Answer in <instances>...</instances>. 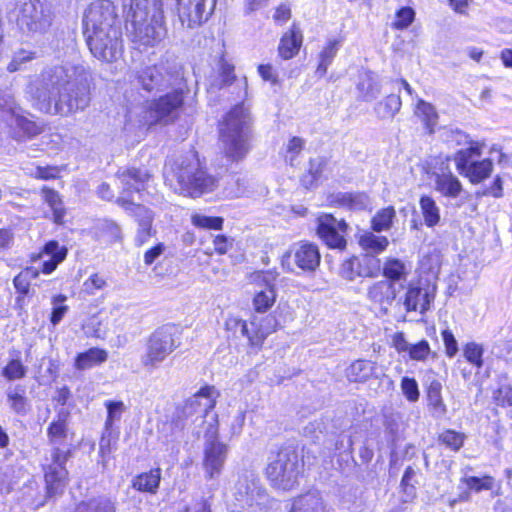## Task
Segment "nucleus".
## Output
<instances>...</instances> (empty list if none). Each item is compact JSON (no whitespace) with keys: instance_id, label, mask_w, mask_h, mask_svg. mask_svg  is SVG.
<instances>
[{"instance_id":"obj_1","label":"nucleus","mask_w":512,"mask_h":512,"mask_svg":"<svg viewBox=\"0 0 512 512\" xmlns=\"http://www.w3.org/2000/svg\"><path fill=\"white\" fill-rule=\"evenodd\" d=\"M38 99L54 101L56 112L67 115L84 110L90 103L88 74L80 66H59L41 76Z\"/></svg>"},{"instance_id":"obj_2","label":"nucleus","mask_w":512,"mask_h":512,"mask_svg":"<svg viewBox=\"0 0 512 512\" xmlns=\"http://www.w3.org/2000/svg\"><path fill=\"white\" fill-rule=\"evenodd\" d=\"M67 416V413H60L58 419L51 422L47 429L48 441L52 445V450L45 457L42 466L49 497L62 494L68 483V471L65 464L71 457V449L67 443Z\"/></svg>"},{"instance_id":"obj_3","label":"nucleus","mask_w":512,"mask_h":512,"mask_svg":"<svg viewBox=\"0 0 512 512\" xmlns=\"http://www.w3.org/2000/svg\"><path fill=\"white\" fill-rule=\"evenodd\" d=\"M117 177L122 185V195L117 199V204L135 218L138 225L135 243L142 246L156 234L152 227L154 213L149 208L136 204L128 196L133 192L141 194L145 191L151 175L145 169L129 168L119 171Z\"/></svg>"},{"instance_id":"obj_4","label":"nucleus","mask_w":512,"mask_h":512,"mask_svg":"<svg viewBox=\"0 0 512 512\" xmlns=\"http://www.w3.org/2000/svg\"><path fill=\"white\" fill-rule=\"evenodd\" d=\"M223 153L231 161H240L250 150V115L243 105H237L224 117L219 128Z\"/></svg>"},{"instance_id":"obj_5","label":"nucleus","mask_w":512,"mask_h":512,"mask_svg":"<svg viewBox=\"0 0 512 512\" xmlns=\"http://www.w3.org/2000/svg\"><path fill=\"white\" fill-rule=\"evenodd\" d=\"M170 181H175V191L190 197L211 192L218 183L215 177L206 173L195 153L175 162Z\"/></svg>"},{"instance_id":"obj_6","label":"nucleus","mask_w":512,"mask_h":512,"mask_svg":"<svg viewBox=\"0 0 512 512\" xmlns=\"http://www.w3.org/2000/svg\"><path fill=\"white\" fill-rule=\"evenodd\" d=\"M146 17V7H141V3L136 4V8L129 9L127 14V31L130 40L140 51L157 47L167 34L165 26L160 21L153 19L148 21Z\"/></svg>"},{"instance_id":"obj_7","label":"nucleus","mask_w":512,"mask_h":512,"mask_svg":"<svg viewBox=\"0 0 512 512\" xmlns=\"http://www.w3.org/2000/svg\"><path fill=\"white\" fill-rule=\"evenodd\" d=\"M485 144L479 141H470L469 146L459 150L455 155V164L458 172L467 177L471 183L478 184L493 171V163L489 158L478 160Z\"/></svg>"},{"instance_id":"obj_8","label":"nucleus","mask_w":512,"mask_h":512,"mask_svg":"<svg viewBox=\"0 0 512 512\" xmlns=\"http://www.w3.org/2000/svg\"><path fill=\"white\" fill-rule=\"evenodd\" d=\"M301 467L297 453L291 449H283L268 465L266 474L275 487L290 490L298 484Z\"/></svg>"},{"instance_id":"obj_9","label":"nucleus","mask_w":512,"mask_h":512,"mask_svg":"<svg viewBox=\"0 0 512 512\" xmlns=\"http://www.w3.org/2000/svg\"><path fill=\"white\" fill-rule=\"evenodd\" d=\"M178 347L174 329L169 326L158 328L148 338L141 364L147 371L157 369L160 364Z\"/></svg>"},{"instance_id":"obj_10","label":"nucleus","mask_w":512,"mask_h":512,"mask_svg":"<svg viewBox=\"0 0 512 512\" xmlns=\"http://www.w3.org/2000/svg\"><path fill=\"white\" fill-rule=\"evenodd\" d=\"M87 44L94 57L105 61H116L122 54L121 30L117 28L84 31Z\"/></svg>"},{"instance_id":"obj_11","label":"nucleus","mask_w":512,"mask_h":512,"mask_svg":"<svg viewBox=\"0 0 512 512\" xmlns=\"http://www.w3.org/2000/svg\"><path fill=\"white\" fill-rule=\"evenodd\" d=\"M184 104L183 91L180 89L169 92L152 101L145 111L144 124L151 126L157 123L169 124L175 121Z\"/></svg>"},{"instance_id":"obj_12","label":"nucleus","mask_w":512,"mask_h":512,"mask_svg":"<svg viewBox=\"0 0 512 512\" xmlns=\"http://www.w3.org/2000/svg\"><path fill=\"white\" fill-rule=\"evenodd\" d=\"M203 469L205 477L212 480L218 477L224 467L228 454V446L218 440V426H211L205 434Z\"/></svg>"},{"instance_id":"obj_13","label":"nucleus","mask_w":512,"mask_h":512,"mask_svg":"<svg viewBox=\"0 0 512 512\" xmlns=\"http://www.w3.org/2000/svg\"><path fill=\"white\" fill-rule=\"evenodd\" d=\"M0 109L10 115L8 122L15 139L32 138L41 133L40 126L20 114V108L16 106L14 97L10 93H3L0 100Z\"/></svg>"},{"instance_id":"obj_14","label":"nucleus","mask_w":512,"mask_h":512,"mask_svg":"<svg viewBox=\"0 0 512 512\" xmlns=\"http://www.w3.org/2000/svg\"><path fill=\"white\" fill-rule=\"evenodd\" d=\"M435 292L436 288L434 286L422 285L420 282H410L397 304H401L407 313L417 312L424 315L431 309Z\"/></svg>"},{"instance_id":"obj_15","label":"nucleus","mask_w":512,"mask_h":512,"mask_svg":"<svg viewBox=\"0 0 512 512\" xmlns=\"http://www.w3.org/2000/svg\"><path fill=\"white\" fill-rule=\"evenodd\" d=\"M17 24L26 33L43 32L50 25L48 10L40 0L26 2L20 9Z\"/></svg>"},{"instance_id":"obj_16","label":"nucleus","mask_w":512,"mask_h":512,"mask_svg":"<svg viewBox=\"0 0 512 512\" xmlns=\"http://www.w3.org/2000/svg\"><path fill=\"white\" fill-rule=\"evenodd\" d=\"M320 252L317 245L309 242H299L291 246V248L282 257V266L290 267V261L301 269L303 272H313L320 264Z\"/></svg>"},{"instance_id":"obj_17","label":"nucleus","mask_w":512,"mask_h":512,"mask_svg":"<svg viewBox=\"0 0 512 512\" xmlns=\"http://www.w3.org/2000/svg\"><path fill=\"white\" fill-rule=\"evenodd\" d=\"M84 31L117 28L115 6L109 0L93 2L84 15Z\"/></svg>"},{"instance_id":"obj_18","label":"nucleus","mask_w":512,"mask_h":512,"mask_svg":"<svg viewBox=\"0 0 512 512\" xmlns=\"http://www.w3.org/2000/svg\"><path fill=\"white\" fill-rule=\"evenodd\" d=\"M133 76L137 85L148 92L167 88L174 79L164 64L142 66L133 72Z\"/></svg>"},{"instance_id":"obj_19","label":"nucleus","mask_w":512,"mask_h":512,"mask_svg":"<svg viewBox=\"0 0 512 512\" xmlns=\"http://www.w3.org/2000/svg\"><path fill=\"white\" fill-rule=\"evenodd\" d=\"M317 234L330 248L344 249L345 234L348 225L344 220H337L331 214H322L317 219Z\"/></svg>"},{"instance_id":"obj_20","label":"nucleus","mask_w":512,"mask_h":512,"mask_svg":"<svg viewBox=\"0 0 512 512\" xmlns=\"http://www.w3.org/2000/svg\"><path fill=\"white\" fill-rule=\"evenodd\" d=\"M276 277L272 272H258L252 280L260 286L252 300L253 309L257 314L266 313L276 301L277 293L274 288Z\"/></svg>"},{"instance_id":"obj_21","label":"nucleus","mask_w":512,"mask_h":512,"mask_svg":"<svg viewBox=\"0 0 512 512\" xmlns=\"http://www.w3.org/2000/svg\"><path fill=\"white\" fill-rule=\"evenodd\" d=\"M278 326L279 322L275 314L253 315L249 323V344L261 346L268 335L277 330Z\"/></svg>"},{"instance_id":"obj_22","label":"nucleus","mask_w":512,"mask_h":512,"mask_svg":"<svg viewBox=\"0 0 512 512\" xmlns=\"http://www.w3.org/2000/svg\"><path fill=\"white\" fill-rule=\"evenodd\" d=\"M206 0H178V13L182 24L193 28L207 20L210 12L206 9Z\"/></svg>"},{"instance_id":"obj_23","label":"nucleus","mask_w":512,"mask_h":512,"mask_svg":"<svg viewBox=\"0 0 512 512\" xmlns=\"http://www.w3.org/2000/svg\"><path fill=\"white\" fill-rule=\"evenodd\" d=\"M218 393L212 386H205L186 401L185 412L187 414L199 413L207 415L216 403Z\"/></svg>"},{"instance_id":"obj_24","label":"nucleus","mask_w":512,"mask_h":512,"mask_svg":"<svg viewBox=\"0 0 512 512\" xmlns=\"http://www.w3.org/2000/svg\"><path fill=\"white\" fill-rule=\"evenodd\" d=\"M367 297L387 313L388 306H391L397 297L396 284L388 280L376 281L368 288Z\"/></svg>"},{"instance_id":"obj_25","label":"nucleus","mask_w":512,"mask_h":512,"mask_svg":"<svg viewBox=\"0 0 512 512\" xmlns=\"http://www.w3.org/2000/svg\"><path fill=\"white\" fill-rule=\"evenodd\" d=\"M434 189L446 198H457L463 191L460 180L449 170L435 172Z\"/></svg>"},{"instance_id":"obj_26","label":"nucleus","mask_w":512,"mask_h":512,"mask_svg":"<svg viewBox=\"0 0 512 512\" xmlns=\"http://www.w3.org/2000/svg\"><path fill=\"white\" fill-rule=\"evenodd\" d=\"M331 204L354 211L367 209L370 206V198L364 192H338L329 198Z\"/></svg>"},{"instance_id":"obj_27","label":"nucleus","mask_w":512,"mask_h":512,"mask_svg":"<svg viewBox=\"0 0 512 512\" xmlns=\"http://www.w3.org/2000/svg\"><path fill=\"white\" fill-rule=\"evenodd\" d=\"M259 479L256 473L252 470H244L238 475L235 483L234 495L238 501H243L248 497L254 496L258 493Z\"/></svg>"},{"instance_id":"obj_28","label":"nucleus","mask_w":512,"mask_h":512,"mask_svg":"<svg viewBox=\"0 0 512 512\" xmlns=\"http://www.w3.org/2000/svg\"><path fill=\"white\" fill-rule=\"evenodd\" d=\"M376 363L370 360L358 359L345 370L346 378L352 383H364L374 376Z\"/></svg>"},{"instance_id":"obj_29","label":"nucleus","mask_w":512,"mask_h":512,"mask_svg":"<svg viewBox=\"0 0 512 512\" xmlns=\"http://www.w3.org/2000/svg\"><path fill=\"white\" fill-rule=\"evenodd\" d=\"M302 45V34L295 25L286 32L281 40L278 47V52L281 58L288 60L293 58L298 52Z\"/></svg>"},{"instance_id":"obj_30","label":"nucleus","mask_w":512,"mask_h":512,"mask_svg":"<svg viewBox=\"0 0 512 512\" xmlns=\"http://www.w3.org/2000/svg\"><path fill=\"white\" fill-rule=\"evenodd\" d=\"M161 479L160 469H153L147 473L137 475L132 480V487L141 492L155 494Z\"/></svg>"},{"instance_id":"obj_31","label":"nucleus","mask_w":512,"mask_h":512,"mask_svg":"<svg viewBox=\"0 0 512 512\" xmlns=\"http://www.w3.org/2000/svg\"><path fill=\"white\" fill-rule=\"evenodd\" d=\"M322 499L313 493L302 495L293 500L289 512H324Z\"/></svg>"},{"instance_id":"obj_32","label":"nucleus","mask_w":512,"mask_h":512,"mask_svg":"<svg viewBox=\"0 0 512 512\" xmlns=\"http://www.w3.org/2000/svg\"><path fill=\"white\" fill-rule=\"evenodd\" d=\"M419 207L427 227L432 228L440 223V208L431 196H422L419 200Z\"/></svg>"},{"instance_id":"obj_33","label":"nucleus","mask_w":512,"mask_h":512,"mask_svg":"<svg viewBox=\"0 0 512 512\" xmlns=\"http://www.w3.org/2000/svg\"><path fill=\"white\" fill-rule=\"evenodd\" d=\"M108 358V353L104 349L90 348L89 350L80 353L75 360V367L78 370L90 369L95 365L105 362Z\"/></svg>"},{"instance_id":"obj_34","label":"nucleus","mask_w":512,"mask_h":512,"mask_svg":"<svg viewBox=\"0 0 512 512\" xmlns=\"http://www.w3.org/2000/svg\"><path fill=\"white\" fill-rule=\"evenodd\" d=\"M44 253L50 256V259L43 263V272L50 274L55 270L57 265L65 259L67 249L59 246L56 241H50L44 246Z\"/></svg>"},{"instance_id":"obj_35","label":"nucleus","mask_w":512,"mask_h":512,"mask_svg":"<svg viewBox=\"0 0 512 512\" xmlns=\"http://www.w3.org/2000/svg\"><path fill=\"white\" fill-rule=\"evenodd\" d=\"M402 106L398 95L390 94L384 100L378 102L374 108L379 119H392L400 111Z\"/></svg>"},{"instance_id":"obj_36","label":"nucleus","mask_w":512,"mask_h":512,"mask_svg":"<svg viewBox=\"0 0 512 512\" xmlns=\"http://www.w3.org/2000/svg\"><path fill=\"white\" fill-rule=\"evenodd\" d=\"M409 270L404 262L395 258H388L383 265V275L385 280L394 284L397 281L406 280Z\"/></svg>"},{"instance_id":"obj_37","label":"nucleus","mask_w":512,"mask_h":512,"mask_svg":"<svg viewBox=\"0 0 512 512\" xmlns=\"http://www.w3.org/2000/svg\"><path fill=\"white\" fill-rule=\"evenodd\" d=\"M389 241L385 236H377L372 232H364L359 237V245L370 254H379L386 250Z\"/></svg>"},{"instance_id":"obj_38","label":"nucleus","mask_w":512,"mask_h":512,"mask_svg":"<svg viewBox=\"0 0 512 512\" xmlns=\"http://www.w3.org/2000/svg\"><path fill=\"white\" fill-rule=\"evenodd\" d=\"M340 48V41L337 39L329 40L320 52L319 55V64L316 70V74L320 77H323L328 70L329 65L332 63L334 57L336 56L338 50Z\"/></svg>"},{"instance_id":"obj_39","label":"nucleus","mask_w":512,"mask_h":512,"mask_svg":"<svg viewBox=\"0 0 512 512\" xmlns=\"http://www.w3.org/2000/svg\"><path fill=\"white\" fill-rule=\"evenodd\" d=\"M441 389V384L434 381L429 385L427 392L429 406L432 408L435 417H443L447 413V407L441 396Z\"/></svg>"},{"instance_id":"obj_40","label":"nucleus","mask_w":512,"mask_h":512,"mask_svg":"<svg viewBox=\"0 0 512 512\" xmlns=\"http://www.w3.org/2000/svg\"><path fill=\"white\" fill-rule=\"evenodd\" d=\"M44 201L49 205L53 212L54 222L60 224L63 222L65 209L63 207L60 195L55 190L44 187L42 189Z\"/></svg>"},{"instance_id":"obj_41","label":"nucleus","mask_w":512,"mask_h":512,"mask_svg":"<svg viewBox=\"0 0 512 512\" xmlns=\"http://www.w3.org/2000/svg\"><path fill=\"white\" fill-rule=\"evenodd\" d=\"M396 211L394 207L389 206L379 210L371 220L372 229L375 232L387 231L391 228Z\"/></svg>"},{"instance_id":"obj_42","label":"nucleus","mask_w":512,"mask_h":512,"mask_svg":"<svg viewBox=\"0 0 512 512\" xmlns=\"http://www.w3.org/2000/svg\"><path fill=\"white\" fill-rule=\"evenodd\" d=\"M7 400L10 408L17 414H26L29 410V403L25 396L24 389L15 387L8 390Z\"/></svg>"},{"instance_id":"obj_43","label":"nucleus","mask_w":512,"mask_h":512,"mask_svg":"<svg viewBox=\"0 0 512 512\" xmlns=\"http://www.w3.org/2000/svg\"><path fill=\"white\" fill-rule=\"evenodd\" d=\"M78 512H116L114 502L108 498L92 499L78 505Z\"/></svg>"},{"instance_id":"obj_44","label":"nucleus","mask_w":512,"mask_h":512,"mask_svg":"<svg viewBox=\"0 0 512 512\" xmlns=\"http://www.w3.org/2000/svg\"><path fill=\"white\" fill-rule=\"evenodd\" d=\"M359 90L365 101H372L380 95L381 86L372 74H366L365 79L359 84Z\"/></svg>"},{"instance_id":"obj_45","label":"nucleus","mask_w":512,"mask_h":512,"mask_svg":"<svg viewBox=\"0 0 512 512\" xmlns=\"http://www.w3.org/2000/svg\"><path fill=\"white\" fill-rule=\"evenodd\" d=\"M484 347L476 342H469L463 348L465 359L477 369L483 366Z\"/></svg>"},{"instance_id":"obj_46","label":"nucleus","mask_w":512,"mask_h":512,"mask_svg":"<svg viewBox=\"0 0 512 512\" xmlns=\"http://www.w3.org/2000/svg\"><path fill=\"white\" fill-rule=\"evenodd\" d=\"M461 483L465 484L470 491L480 492L482 490H491L494 486V478L489 475H485L481 478L465 476L461 478Z\"/></svg>"},{"instance_id":"obj_47","label":"nucleus","mask_w":512,"mask_h":512,"mask_svg":"<svg viewBox=\"0 0 512 512\" xmlns=\"http://www.w3.org/2000/svg\"><path fill=\"white\" fill-rule=\"evenodd\" d=\"M466 435L464 433L447 429L439 435V441L447 448L458 451L464 444Z\"/></svg>"},{"instance_id":"obj_48","label":"nucleus","mask_w":512,"mask_h":512,"mask_svg":"<svg viewBox=\"0 0 512 512\" xmlns=\"http://www.w3.org/2000/svg\"><path fill=\"white\" fill-rule=\"evenodd\" d=\"M325 164V160L321 157H316L310 160L308 174L305 175L302 179V183L305 185V187L308 188L313 186L314 182L320 178Z\"/></svg>"},{"instance_id":"obj_49","label":"nucleus","mask_w":512,"mask_h":512,"mask_svg":"<svg viewBox=\"0 0 512 512\" xmlns=\"http://www.w3.org/2000/svg\"><path fill=\"white\" fill-rule=\"evenodd\" d=\"M359 261L357 258L345 260L341 267V275L347 280H354L356 276L373 277L375 273L371 271H358Z\"/></svg>"},{"instance_id":"obj_50","label":"nucleus","mask_w":512,"mask_h":512,"mask_svg":"<svg viewBox=\"0 0 512 512\" xmlns=\"http://www.w3.org/2000/svg\"><path fill=\"white\" fill-rule=\"evenodd\" d=\"M105 406L107 408L105 427L109 429L115 422L121 419L123 413L126 411V406L122 401H106Z\"/></svg>"},{"instance_id":"obj_51","label":"nucleus","mask_w":512,"mask_h":512,"mask_svg":"<svg viewBox=\"0 0 512 512\" xmlns=\"http://www.w3.org/2000/svg\"><path fill=\"white\" fill-rule=\"evenodd\" d=\"M191 222L198 228L221 230L223 227L224 219L222 217H211L203 214H194L191 217Z\"/></svg>"},{"instance_id":"obj_52","label":"nucleus","mask_w":512,"mask_h":512,"mask_svg":"<svg viewBox=\"0 0 512 512\" xmlns=\"http://www.w3.org/2000/svg\"><path fill=\"white\" fill-rule=\"evenodd\" d=\"M67 297L65 295L59 294L52 297V313L50 321L55 326L57 325L65 316L68 311V306L64 304Z\"/></svg>"},{"instance_id":"obj_53","label":"nucleus","mask_w":512,"mask_h":512,"mask_svg":"<svg viewBox=\"0 0 512 512\" xmlns=\"http://www.w3.org/2000/svg\"><path fill=\"white\" fill-rule=\"evenodd\" d=\"M415 114L422 118L427 125L435 124L437 113L434 106L422 99L418 100Z\"/></svg>"},{"instance_id":"obj_54","label":"nucleus","mask_w":512,"mask_h":512,"mask_svg":"<svg viewBox=\"0 0 512 512\" xmlns=\"http://www.w3.org/2000/svg\"><path fill=\"white\" fill-rule=\"evenodd\" d=\"M83 329L85 334L89 337H95L99 339L107 338V330L102 328V321L96 315H93L88 319V321L84 324Z\"/></svg>"},{"instance_id":"obj_55","label":"nucleus","mask_w":512,"mask_h":512,"mask_svg":"<svg viewBox=\"0 0 512 512\" xmlns=\"http://www.w3.org/2000/svg\"><path fill=\"white\" fill-rule=\"evenodd\" d=\"M225 329L236 335L238 332L249 340V324L233 315H229L224 323Z\"/></svg>"},{"instance_id":"obj_56","label":"nucleus","mask_w":512,"mask_h":512,"mask_svg":"<svg viewBox=\"0 0 512 512\" xmlns=\"http://www.w3.org/2000/svg\"><path fill=\"white\" fill-rule=\"evenodd\" d=\"M26 371L27 369L21 361L14 359L3 368L2 374L6 379L13 381L23 378L26 375Z\"/></svg>"},{"instance_id":"obj_57","label":"nucleus","mask_w":512,"mask_h":512,"mask_svg":"<svg viewBox=\"0 0 512 512\" xmlns=\"http://www.w3.org/2000/svg\"><path fill=\"white\" fill-rule=\"evenodd\" d=\"M415 12L410 7H403L396 13L395 20L392 23L393 28L402 30L407 28L414 20Z\"/></svg>"},{"instance_id":"obj_58","label":"nucleus","mask_w":512,"mask_h":512,"mask_svg":"<svg viewBox=\"0 0 512 512\" xmlns=\"http://www.w3.org/2000/svg\"><path fill=\"white\" fill-rule=\"evenodd\" d=\"M34 57L33 52L20 49L14 53L12 60L7 66V70L9 72H16L21 69L22 64L33 60Z\"/></svg>"},{"instance_id":"obj_59","label":"nucleus","mask_w":512,"mask_h":512,"mask_svg":"<svg viewBox=\"0 0 512 512\" xmlns=\"http://www.w3.org/2000/svg\"><path fill=\"white\" fill-rule=\"evenodd\" d=\"M400 386L408 401L416 402L419 399L418 384L414 378L403 377Z\"/></svg>"},{"instance_id":"obj_60","label":"nucleus","mask_w":512,"mask_h":512,"mask_svg":"<svg viewBox=\"0 0 512 512\" xmlns=\"http://www.w3.org/2000/svg\"><path fill=\"white\" fill-rule=\"evenodd\" d=\"M38 276V271L33 268H27L24 272L17 275L14 280V286L18 292L22 294H27L29 291V283L27 280L29 278H36Z\"/></svg>"},{"instance_id":"obj_61","label":"nucleus","mask_w":512,"mask_h":512,"mask_svg":"<svg viewBox=\"0 0 512 512\" xmlns=\"http://www.w3.org/2000/svg\"><path fill=\"white\" fill-rule=\"evenodd\" d=\"M430 354V345L426 340H422L417 344L411 345L409 349L410 358L416 361H425Z\"/></svg>"},{"instance_id":"obj_62","label":"nucleus","mask_w":512,"mask_h":512,"mask_svg":"<svg viewBox=\"0 0 512 512\" xmlns=\"http://www.w3.org/2000/svg\"><path fill=\"white\" fill-rule=\"evenodd\" d=\"M305 140L300 137H292L286 146V159L291 165H294L295 158L302 152Z\"/></svg>"},{"instance_id":"obj_63","label":"nucleus","mask_w":512,"mask_h":512,"mask_svg":"<svg viewBox=\"0 0 512 512\" xmlns=\"http://www.w3.org/2000/svg\"><path fill=\"white\" fill-rule=\"evenodd\" d=\"M107 285L104 277L98 273L92 274L83 283L84 291L89 295H94L96 291L105 288Z\"/></svg>"},{"instance_id":"obj_64","label":"nucleus","mask_w":512,"mask_h":512,"mask_svg":"<svg viewBox=\"0 0 512 512\" xmlns=\"http://www.w3.org/2000/svg\"><path fill=\"white\" fill-rule=\"evenodd\" d=\"M494 400L500 406H512V384L500 386L494 393Z\"/></svg>"}]
</instances>
